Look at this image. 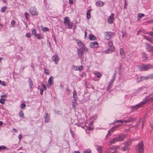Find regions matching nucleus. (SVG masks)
<instances>
[{"label":"nucleus","instance_id":"f257e3e1","mask_svg":"<svg viewBox=\"0 0 153 153\" xmlns=\"http://www.w3.org/2000/svg\"><path fill=\"white\" fill-rule=\"evenodd\" d=\"M144 149L143 142L141 141L136 147V153H143Z\"/></svg>","mask_w":153,"mask_h":153},{"label":"nucleus","instance_id":"f03ea898","mask_svg":"<svg viewBox=\"0 0 153 153\" xmlns=\"http://www.w3.org/2000/svg\"><path fill=\"white\" fill-rule=\"evenodd\" d=\"M152 67V65L150 64H142L139 66V68L141 71H146Z\"/></svg>","mask_w":153,"mask_h":153},{"label":"nucleus","instance_id":"7ed1b4c3","mask_svg":"<svg viewBox=\"0 0 153 153\" xmlns=\"http://www.w3.org/2000/svg\"><path fill=\"white\" fill-rule=\"evenodd\" d=\"M109 48L105 51L106 53H110L113 52L114 50V48L112 41H109L108 43Z\"/></svg>","mask_w":153,"mask_h":153},{"label":"nucleus","instance_id":"20e7f679","mask_svg":"<svg viewBox=\"0 0 153 153\" xmlns=\"http://www.w3.org/2000/svg\"><path fill=\"white\" fill-rule=\"evenodd\" d=\"M105 38L106 40H109L114 36V33L111 32H106L105 33Z\"/></svg>","mask_w":153,"mask_h":153},{"label":"nucleus","instance_id":"39448f33","mask_svg":"<svg viewBox=\"0 0 153 153\" xmlns=\"http://www.w3.org/2000/svg\"><path fill=\"white\" fill-rule=\"evenodd\" d=\"M70 19L68 17H66L64 18V23L65 25H67L69 28L71 29L72 27V25L70 24Z\"/></svg>","mask_w":153,"mask_h":153},{"label":"nucleus","instance_id":"423d86ee","mask_svg":"<svg viewBox=\"0 0 153 153\" xmlns=\"http://www.w3.org/2000/svg\"><path fill=\"white\" fill-rule=\"evenodd\" d=\"M29 12L32 16H37L38 14L36 8L33 7H32L29 9Z\"/></svg>","mask_w":153,"mask_h":153},{"label":"nucleus","instance_id":"0eeeda50","mask_svg":"<svg viewBox=\"0 0 153 153\" xmlns=\"http://www.w3.org/2000/svg\"><path fill=\"white\" fill-rule=\"evenodd\" d=\"M118 126H115L113 127H112L110 129L108 133L106 135V137H108L111 134L112 132L113 131L116 130L117 128L118 127Z\"/></svg>","mask_w":153,"mask_h":153},{"label":"nucleus","instance_id":"6e6552de","mask_svg":"<svg viewBox=\"0 0 153 153\" xmlns=\"http://www.w3.org/2000/svg\"><path fill=\"white\" fill-rule=\"evenodd\" d=\"M114 20V14L113 13H112L108 19L107 22L108 23L111 24L113 22Z\"/></svg>","mask_w":153,"mask_h":153},{"label":"nucleus","instance_id":"1a4fd4ad","mask_svg":"<svg viewBox=\"0 0 153 153\" xmlns=\"http://www.w3.org/2000/svg\"><path fill=\"white\" fill-rule=\"evenodd\" d=\"M130 121V120L128 119L125 120H115L113 122V124H115L119 123H127Z\"/></svg>","mask_w":153,"mask_h":153},{"label":"nucleus","instance_id":"9d476101","mask_svg":"<svg viewBox=\"0 0 153 153\" xmlns=\"http://www.w3.org/2000/svg\"><path fill=\"white\" fill-rule=\"evenodd\" d=\"M44 116L45 122L47 123L48 122L50 121V115L47 113H45L44 114Z\"/></svg>","mask_w":153,"mask_h":153},{"label":"nucleus","instance_id":"9b49d317","mask_svg":"<svg viewBox=\"0 0 153 153\" xmlns=\"http://www.w3.org/2000/svg\"><path fill=\"white\" fill-rule=\"evenodd\" d=\"M76 41L78 46L80 48L82 49L84 47V45L83 43L81 41L79 40H76Z\"/></svg>","mask_w":153,"mask_h":153},{"label":"nucleus","instance_id":"f8f14e48","mask_svg":"<svg viewBox=\"0 0 153 153\" xmlns=\"http://www.w3.org/2000/svg\"><path fill=\"white\" fill-rule=\"evenodd\" d=\"M52 59L53 61L56 64L57 63L59 59L57 55L55 54L52 56Z\"/></svg>","mask_w":153,"mask_h":153},{"label":"nucleus","instance_id":"ddd939ff","mask_svg":"<svg viewBox=\"0 0 153 153\" xmlns=\"http://www.w3.org/2000/svg\"><path fill=\"white\" fill-rule=\"evenodd\" d=\"M90 47L92 48H95L98 47V45L97 42H91L90 45Z\"/></svg>","mask_w":153,"mask_h":153},{"label":"nucleus","instance_id":"4468645a","mask_svg":"<svg viewBox=\"0 0 153 153\" xmlns=\"http://www.w3.org/2000/svg\"><path fill=\"white\" fill-rule=\"evenodd\" d=\"M146 49L148 50V51L150 52H152L153 49V47L150 45L147 44L146 45Z\"/></svg>","mask_w":153,"mask_h":153},{"label":"nucleus","instance_id":"2eb2a0df","mask_svg":"<svg viewBox=\"0 0 153 153\" xmlns=\"http://www.w3.org/2000/svg\"><path fill=\"white\" fill-rule=\"evenodd\" d=\"M77 52L79 58H81L82 54L83 53V51L79 48H78L77 49Z\"/></svg>","mask_w":153,"mask_h":153},{"label":"nucleus","instance_id":"dca6fc26","mask_svg":"<svg viewBox=\"0 0 153 153\" xmlns=\"http://www.w3.org/2000/svg\"><path fill=\"white\" fill-rule=\"evenodd\" d=\"M126 135L125 134L120 135L118 137H117L118 138V141H123L124 138L126 137Z\"/></svg>","mask_w":153,"mask_h":153},{"label":"nucleus","instance_id":"f3484780","mask_svg":"<svg viewBox=\"0 0 153 153\" xmlns=\"http://www.w3.org/2000/svg\"><path fill=\"white\" fill-rule=\"evenodd\" d=\"M118 141V138L116 137V138L112 139L110 140L109 142V144H112L115 143Z\"/></svg>","mask_w":153,"mask_h":153},{"label":"nucleus","instance_id":"a211bd4d","mask_svg":"<svg viewBox=\"0 0 153 153\" xmlns=\"http://www.w3.org/2000/svg\"><path fill=\"white\" fill-rule=\"evenodd\" d=\"M146 102H143L139 104H138L134 106V108L136 109H137L139 108L140 107L142 106L143 104H144Z\"/></svg>","mask_w":153,"mask_h":153},{"label":"nucleus","instance_id":"6ab92c4d","mask_svg":"<svg viewBox=\"0 0 153 153\" xmlns=\"http://www.w3.org/2000/svg\"><path fill=\"white\" fill-rule=\"evenodd\" d=\"M120 54L122 57L124 58H125L126 56L124 51L122 48H120Z\"/></svg>","mask_w":153,"mask_h":153},{"label":"nucleus","instance_id":"aec40b11","mask_svg":"<svg viewBox=\"0 0 153 153\" xmlns=\"http://www.w3.org/2000/svg\"><path fill=\"white\" fill-rule=\"evenodd\" d=\"M88 126H87L86 125H84V126H82V127L84 128L85 130H88L90 131L93 128L92 127H90L89 126L90 125H88Z\"/></svg>","mask_w":153,"mask_h":153},{"label":"nucleus","instance_id":"412c9836","mask_svg":"<svg viewBox=\"0 0 153 153\" xmlns=\"http://www.w3.org/2000/svg\"><path fill=\"white\" fill-rule=\"evenodd\" d=\"M104 3L102 1H97L96 3V5L98 7L102 6L104 4Z\"/></svg>","mask_w":153,"mask_h":153},{"label":"nucleus","instance_id":"4be33fe9","mask_svg":"<svg viewBox=\"0 0 153 153\" xmlns=\"http://www.w3.org/2000/svg\"><path fill=\"white\" fill-rule=\"evenodd\" d=\"M120 148V146H113L112 147H111L109 148L108 149V152H110L111 150H114V149H119Z\"/></svg>","mask_w":153,"mask_h":153},{"label":"nucleus","instance_id":"5701e85b","mask_svg":"<svg viewBox=\"0 0 153 153\" xmlns=\"http://www.w3.org/2000/svg\"><path fill=\"white\" fill-rule=\"evenodd\" d=\"M77 100L76 99H73L72 101V106L74 109H75L76 108V106L77 105V102H76Z\"/></svg>","mask_w":153,"mask_h":153},{"label":"nucleus","instance_id":"b1692460","mask_svg":"<svg viewBox=\"0 0 153 153\" xmlns=\"http://www.w3.org/2000/svg\"><path fill=\"white\" fill-rule=\"evenodd\" d=\"M91 9H90L89 10H88L87 12L86 13V16L88 19H89L91 17Z\"/></svg>","mask_w":153,"mask_h":153},{"label":"nucleus","instance_id":"393cba45","mask_svg":"<svg viewBox=\"0 0 153 153\" xmlns=\"http://www.w3.org/2000/svg\"><path fill=\"white\" fill-rule=\"evenodd\" d=\"M74 68L76 71H81L82 69V66H80L79 67L74 66Z\"/></svg>","mask_w":153,"mask_h":153},{"label":"nucleus","instance_id":"a878e982","mask_svg":"<svg viewBox=\"0 0 153 153\" xmlns=\"http://www.w3.org/2000/svg\"><path fill=\"white\" fill-rule=\"evenodd\" d=\"M114 82V80H111L110 82V83L108 85L107 87V90L108 91L111 88V85Z\"/></svg>","mask_w":153,"mask_h":153},{"label":"nucleus","instance_id":"bb28decb","mask_svg":"<svg viewBox=\"0 0 153 153\" xmlns=\"http://www.w3.org/2000/svg\"><path fill=\"white\" fill-rule=\"evenodd\" d=\"M89 39L90 40H96V37L95 36L93 35L90 34L89 35Z\"/></svg>","mask_w":153,"mask_h":153},{"label":"nucleus","instance_id":"cd10ccee","mask_svg":"<svg viewBox=\"0 0 153 153\" xmlns=\"http://www.w3.org/2000/svg\"><path fill=\"white\" fill-rule=\"evenodd\" d=\"M76 93V91L75 90H74L73 92V98H74V99H76V100H77L78 99Z\"/></svg>","mask_w":153,"mask_h":153},{"label":"nucleus","instance_id":"c85d7f7f","mask_svg":"<svg viewBox=\"0 0 153 153\" xmlns=\"http://www.w3.org/2000/svg\"><path fill=\"white\" fill-rule=\"evenodd\" d=\"M52 79L53 77L51 76L50 77L48 80V84L50 86H51L53 84Z\"/></svg>","mask_w":153,"mask_h":153},{"label":"nucleus","instance_id":"c756f323","mask_svg":"<svg viewBox=\"0 0 153 153\" xmlns=\"http://www.w3.org/2000/svg\"><path fill=\"white\" fill-rule=\"evenodd\" d=\"M142 57L144 60H146L148 59L147 55L144 53H142Z\"/></svg>","mask_w":153,"mask_h":153},{"label":"nucleus","instance_id":"7c9ffc66","mask_svg":"<svg viewBox=\"0 0 153 153\" xmlns=\"http://www.w3.org/2000/svg\"><path fill=\"white\" fill-rule=\"evenodd\" d=\"M136 81L137 82H139L143 81L142 79V76L138 77L136 79Z\"/></svg>","mask_w":153,"mask_h":153},{"label":"nucleus","instance_id":"2f4dec72","mask_svg":"<svg viewBox=\"0 0 153 153\" xmlns=\"http://www.w3.org/2000/svg\"><path fill=\"white\" fill-rule=\"evenodd\" d=\"M102 147L101 146H99L97 147V151L100 153H102Z\"/></svg>","mask_w":153,"mask_h":153},{"label":"nucleus","instance_id":"473e14b6","mask_svg":"<svg viewBox=\"0 0 153 153\" xmlns=\"http://www.w3.org/2000/svg\"><path fill=\"white\" fill-rule=\"evenodd\" d=\"M143 37L144 39H146V40H148L150 42H153V41L151 39H150V38L148 37L147 36H144Z\"/></svg>","mask_w":153,"mask_h":153},{"label":"nucleus","instance_id":"72a5a7b5","mask_svg":"<svg viewBox=\"0 0 153 153\" xmlns=\"http://www.w3.org/2000/svg\"><path fill=\"white\" fill-rule=\"evenodd\" d=\"M144 15L143 13H139L138 15L137 19L138 20H140L141 17L144 16Z\"/></svg>","mask_w":153,"mask_h":153},{"label":"nucleus","instance_id":"f704fd0d","mask_svg":"<svg viewBox=\"0 0 153 153\" xmlns=\"http://www.w3.org/2000/svg\"><path fill=\"white\" fill-rule=\"evenodd\" d=\"M94 74L97 76V77L99 78L101 77L102 75L101 74L98 72H96L94 73Z\"/></svg>","mask_w":153,"mask_h":153},{"label":"nucleus","instance_id":"c9c22d12","mask_svg":"<svg viewBox=\"0 0 153 153\" xmlns=\"http://www.w3.org/2000/svg\"><path fill=\"white\" fill-rule=\"evenodd\" d=\"M145 122V119L144 118L143 120H140L138 122L139 124H143Z\"/></svg>","mask_w":153,"mask_h":153},{"label":"nucleus","instance_id":"e433bc0d","mask_svg":"<svg viewBox=\"0 0 153 153\" xmlns=\"http://www.w3.org/2000/svg\"><path fill=\"white\" fill-rule=\"evenodd\" d=\"M142 76V79L143 81L145 80H148L149 79H150V76Z\"/></svg>","mask_w":153,"mask_h":153},{"label":"nucleus","instance_id":"4c0bfd02","mask_svg":"<svg viewBox=\"0 0 153 153\" xmlns=\"http://www.w3.org/2000/svg\"><path fill=\"white\" fill-rule=\"evenodd\" d=\"M28 82L29 84V86H30V88H31L33 85V83L32 80L30 78L29 79Z\"/></svg>","mask_w":153,"mask_h":153},{"label":"nucleus","instance_id":"58836bf2","mask_svg":"<svg viewBox=\"0 0 153 153\" xmlns=\"http://www.w3.org/2000/svg\"><path fill=\"white\" fill-rule=\"evenodd\" d=\"M4 149H6L7 150V149L6 146H0V152H1L2 150Z\"/></svg>","mask_w":153,"mask_h":153},{"label":"nucleus","instance_id":"ea45409f","mask_svg":"<svg viewBox=\"0 0 153 153\" xmlns=\"http://www.w3.org/2000/svg\"><path fill=\"white\" fill-rule=\"evenodd\" d=\"M6 100V99L1 98L0 99V103L2 104H4L5 103V101Z\"/></svg>","mask_w":153,"mask_h":153},{"label":"nucleus","instance_id":"a19ab883","mask_svg":"<svg viewBox=\"0 0 153 153\" xmlns=\"http://www.w3.org/2000/svg\"><path fill=\"white\" fill-rule=\"evenodd\" d=\"M84 153H91V150L89 149L85 150L83 152Z\"/></svg>","mask_w":153,"mask_h":153},{"label":"nucleus","instance_id":"79ce46f5","mask_svg":"<svg viewBox=\"0 0 153 153\" xmlns=\"http://www.w3.org/2000/svg\"><path fill=\"white\" fill-rule=\"evenodd\" d=\"M19 115L20 117L24 118L25 117L24 114L22 111H21L19 113Z\"/></svg>","mask_w":153,"mask_h":153},{"label":"nucleus","instance_id":"37998d69","mask_svg":"<svg viewBox=\"0 0 153 153\" xmlns=\"http://www.w3.org/2000/svg\"><path fill=\"white\" fill-rule=\"evenodd\" d=\"M42 30L43 32H45V31H48L49 30L48 28L46 27H45L42 28Z\"/></svg>","mask_w":153,"mask_h":153},{"label":"nucleus","instance_id":"c03bdc74","mask_svg":"<svg viewBox=\"0 0 153 153\" xmlns=\"http://www.w3.org/2000/svg\"><path fill=\"white\" fill-rule=\"evenodd\" d=\"M122 149L123 151H125L128 150V148L127 146H125L122 148Z\"/></svg>","mask_w":153,"mask_h":153},{"label":"nucleus","instance_id":"a18cd8bd","mask_svg":"<svg viewBox=\"0 0 153 153\" xmlns=\"http://www.w3.org/2000/svg\"><path fill=\"white\" fill-rule=\"evenodd\" d=\"M36 37L38 39H40V38H42V36L41 35H39V34H36L35 35Z\"/></svg>","mask_w":153,"mask_h":153},{"label":"nucleus","instance_id":"49530a36","mask_svg":"<svg viewBox=\"0 0 153 153\" xmlns=\"http://www.w3.org/2000/svg\"><path fill=\"white\" fill-rule=\"evenodd\" d=\"M33 34L35 36L36 34V30L35 29H33L32 31Z\"/></svg>","mask_w":153,"mask_h":153},{"label":"nucleus","instance_id":"de8ad7c7","mask_svg":"<svg viewBox=\"0 0 153 153\" xmlns=\"http://www.w3.org/2000/svg\"><path fill=\"white\" fill-rule=\"evenodd\" d=\"M7 8V7L6 6H5L4 7H3L1 9V11L3 13L5 11V10Z\"/></svg>","mask_w":153,"mask_h":153},{"label":"nucleus","instance_id":"09e8293b","mask_svg":"<svg viewBox=\"0 0 153 153\" xmlns=\"http://www.w3.org/2000/svg\"><path fill=\"white\" fill-rule=\"evenodd\" d=\"M15 21L14 20H12L11 21V26L12 27H14V25L15 24Z\"/></svg>","mask_w":153,"mask_h":153},{"label":"nucleus","instance_id":"8fccbe9b","mask_svg":"<svg viewBox=\"0 0 153 153\" xmlns=\"http://www.w3.org/2000/svg\"><path fill=\"white\" fill-rule=\"evenodd\" d=\"M42 88L41 89L43 91L45 90L46 89V87L45 85H42Z\"/></svg>","mask_w":153,"mask_h":153},{"label":"nucleus","instance_id":"3c124183","mask_svg":"<svg viewBox=\"0 0 153 153\" xmlns=\"http://www.w3.org/2000/svg\"><path fill=\"white\" fill-rule=\"evenodd\" d=\"M0 84H1L4 86H5L6 85L4 82L2 81L1 80H0Z\"/></svg>","mask_w":153,"mask_h":153},{"label":"nucleus","instance_id":"603ef678","mask_svg":"<svg viewBox=\"0 0 153 153\" xmlns=\"http://www.w3.org/2000/svg\"><path fill=\"white\" fill-rule=\"evenodd\" d=\"M25 106H26V105L24 103L21 104L20 105V107L21 108H24L25 107Z\"/></svg>","mask_w":153,"mask_h":153},{"label":"nucleus","instance_id":"864d4df0","mask_svg":"<svg viewBox=\"0 0 153 153\" xmlns=\"http://www.w3.org/2000/svg\"><path fill=\"white\" fill-rule=\"evenodd\" d=\"M29 14L25 12V18L27 20L28 19V16Z\"/></svg>","mask_w":153,"mask_h":153},{"label":"nucleus","instance_id":"5fc2aeb1","mask_svg":"<svg viewBox=\"0 0 153 153\" xmlns=\"http://www.w3.org/2000/svg\"><path fill=\"white\" fill-rule=\"evenodd\" d=\"M25 36L27 37L30 38V37L31 35L30 33H28L26 34Z\"/></svg>","mask_w":153,"mask_h":153},{"label":"nucleus","instance_id":"6e6d98bb","mask_svg":"<svg viewBox=\"0 0 153 153\" xmlns=\"http://www.w3.org/2000/svg\"><path fill=\"white\" fill-rule=\"evenodd\" d=\"M147 33L148 34L151 35L152 36H153V32H147Z\"/></svg>","mask_w":153,"mask_h":153},{"label":"nucleus","instance_id":"4d7b16f0","mask_svg":"<svg viewBox=\"0 0 153 153\" xmlns=\"http://www.w3.org/2000/svg\"><path fill=\"white\" fill-rule=\"evenodd\" d=\"M45 72L46 74H48L49 71L48 70L45 69Z\"/></svg>","mask_w":153,"mask_h":153},{"label":"nucleus","instance_id":"13d9d810","mask_svg":"<svg viewBox=\"0 0 153 153\" xmlns=\"http://www.w3.org/2000/svg\"><path fill=\"white\" fill-rule=\"evenodd\" d=\"M127 3L126 2V1H125L124 2V8L125 9L127 8Z\"/></svg>","mask_w":153,"mask_h":153},{"label":"nucleus","instance_id":"bf43d9fd","mask_svg":"<svg viewBox=\"0 0 153 153\" xmlns=\"http://www.w3.org/2000/svg\"><path fill=\"white\" fill-rule=\"evenodd\" d=\"M7 97V96L6 95L4 94L3 95H1V97L2 98H5L6 97Z\"/></svg>","mask_w":153,"mask_h":153},{"label":"nucleus","instance_id":"052dcab7","mask_svg":"<svg viewBox=\"0 0 153 153\" xmlns=\"http://www.w3.org/2000/svg\"><path fill=\"white\" fill-rule=\"evenodd\" d=\"M13 130L15 133L17 132V130L15 128H13Z\"/></svg>","mask_w":153,"mask_h":153},{"label":"nucleus","instance_id":"680f3d73","mask_svg":"<svg viewBox=\"0 0 153 153\" xmlns=\"http://www.w3.org/2000/svg\"><path fill=\"white\" fill-rule=\"evenodd\" d=\"M150 79H153V74L150 75Z\"/></svg>","mask_w":153,"mask_h":153},{"label":"nucleus","instance_id":"e2e57ef3","mask_svg":"<svg viewBox=\"0 0 153 153\" xmlns=\"http://www.w3.org/2000/svg\"><path fill=\"white\" fill-rule=\"evenodd\" d=\"M73 3V1L71 0H69V3L70 4H71Z\"/></svg>","mask_w":153,"mask_h":153},{"label":"nucleus","instance_id":"0e129e2a","mask_svg":"<svg viewBox=\"0 0 153 153\" xmlns=\"http://www.w3.org/2000/svg\"><path fill=\"white\" fill-rule=\"evenodd\" d=\"M18 138H19V139H21L22 138V136L21 135V134H19V136H18Z\"/></svg>","mask_w":153,"mask_h":153},{"label":"nucleus","instance_id":"69168bd1","mask_svg":"<svg viewBox=\"0 0 153 153\" xmlns=\"http://www.w3.org/2000/svg\"><path fill=\"white\" fill-rule=\"evenodd\" d=\"M43 90H42L41 89H40V94L41 95H42V94H43Z\"/></svg>","mask_w":153,"mask_h":153},{"label":"nucleus","instance_id":"338daca9","mask_svg":"<svg viewBox=\"0 0 153 153\" xmlns=\"http://www.w3.org/2000/svg\"><path fill=\"white\" fill-rule=\"evenodd\" d=\"M66 90L68 92L70 91V90H69V88H66Z\"/></svg>","mask_w":153,"mask_h":153},{"label":"nucleus","instance_id":"774afa93","mask_svg":"<svg viewBox=\"0 0 153 153\" xmlns=\"http://www.w3.org/2000/svg\"><path fill=\"white\" fill-rule=\"evenodd\" d=\"M149 99L151 100H153V96L149 98Z\"/></svg>","mask_w":153,"mask_h":153}]
</instances>
